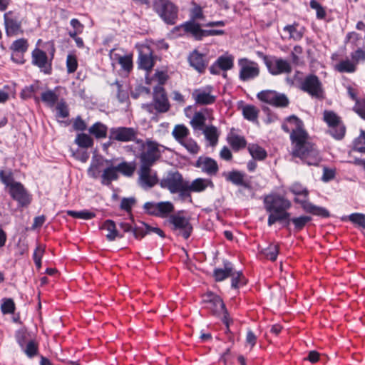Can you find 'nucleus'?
I'll list each match as a JSON object with an SVG mask.
<instances>
[{
  "instance_id": "1",
  "label": "nucleus",
  "mask_w": 365,
  "mask_h": 365,
  "mask_svg": "<svg viewBox=\"0 0 365 365\" xmlns=\"http://www.w3.org/2000/svg\"><path fill=\"white\" fill-rule=\"evenodd\" d=\"M286 122L282 125V129L290 133L292 155L300 158L308 165H319L322 158L314 145L308 141L309 135L304 129L303 121L295 115H292L286 118Z\"/></svg>"
},
{
  "instance_id": "2",
  "label": "nucleus",
  "mask_w": 365,
  "mask_h": 365,
  "mask_svg": "<svg viewBox=\"0 0 365 365\" xmlns=\"http://www.w3.org/2000/svg\"><path fill=\"white\" fill-rule=\"evenodd\" d=\"M263 207L268 217L279 216L289 211L292 206V202L284 195L277 192H271L269 194L264 195L262 197Z\"/></svg>"
},
{
  "instance_id": "3",
  "label": "nucleus",
  "mask_w": 365,
  "mask_h": 365,
  "mask_svg": "<svg viewBox=\"0 0 365 365\" xmlns=\"http://www.w3.org/2000/svg\"><path fill=\"white\" fill-rule=\"evenodd\" d=\"M152 9L167 25H175L178 19L179 8L170 0H153Z\"/></svg>"
},
{
  "instance_id": "4",
  "label": "nucleus",
  "mask_w": 365,
  "mask_h": 365,
  "mask_svg": "<svg viewBox=\"0 0 365 365\" xmlns=\"http://www.w3.org/2000/svg\"><path fill=\"white\" fill-rule=\"evenodd\" d=\"M160 148H165L158 142L147 139V146L138 152V158L140 159V165L153 166L160 158L162 151Z\"/></svg>"
},
{
  "instance_id": "5",
  "label": "nucleus",
  "mask_w": 365,
  "mask_h": 365,
  "mask_svg": "<svg viewBox=\"0 0 365 365\" xmlns=\"http://www.w3.org/2000/svg\"><path fill=\"white\" fill-rule=\"evenodd\" d=\"M184 211L181 210L176 214L170 215L168 218V222L171 225V230L177 235L182 236L185 240H187L192 235L193 227L190 222V218L181 215Z\"/></svg>"
},
{
  "instance_id": "6",
  "label": "nucleus",
  "mask_w": 365,
  "mask_h": 365,
  "mask_svg": "<svg viewBox=\"0 0 365 365\" xmlns=\"http://www.w3.org/2000/svg\"><path fill=\"white\" fill-rule=\"evenodd\" d=\"M323 120L329 128L328 133L336 140H341L346 133V126L341 118L333 110L323 112Z\"/></svg>"
},
{
  "instance_id": "7",
  "label": "nucleus",
  "mask_w": 365,
  "mask_h": 365,
  "mask_svg": "<svg viewBox=\"0 0 365 365\" xmlns=\"http://www.w3.org/2000/svg\"><path fill=\"white\" fill-rule=\"evenodd\" d=\"M192 4L193 7L190 11V20L175 26L174 29L175 31L183 29L186 34L192 35L196 29H198L201 26V24L196 22V21L205 18L202 8L194 1L192 2Z\"/></svg>"
},
{
  "instance_id": "8",
  "label": "nucleus",
  "mask_w": 365,
  "mask_h": 365,
  "mask_svg": "<svg viewBox=\"0 0 365 365\" xmlns=\"http://www.w3.org/2000/svg\"><path fill=\"white\" fill-rule=\"evenodd\" d=\"M238 65L240 68L239 72L240 81H249L259 76L260 70L257 62L247 58H242L238 60Z\"/></svg>"
},
{
  "instance_id": "9",
  "label": "nucleus",
  "mask_w": 365,
  "mask_h": 365,
  "mask_svg": "<svg viewBox=\"0 0 365 365\" xmlns=\"http://www.w3.org/2000/svg\"><path fill=\"white\" fill-rule=\"evenodd\" d=\"M299 88L312 97L317 98H321L324 93L322 83L319 77L314 74L307 76L301 82Z\"/></svg>"
},
{
  "instance_id": "10",
  "label": "nucleus",
  "mask_w": 365,
  "mask_h": 365,
  "mask_svg": "<svg viewBox=\"0 0 365 365\" xmlns=\"http://www.w3.org/2000/svg\"><path fill=\"white\" fill-rule=\"evenodd\" d=\"M8 192L11 197L17 202L19 207H26L32 201V195L20 182L13 184L8 190Z\"/></svg>"
},
{
  "instance_id": "11",
  "label": "nucleus",
  "mask_w": 365,
  "mask_h": 365,
  "mask_svg": "<svg viewBox=\"0 0 365 365\" xmlns=\"http://www.w3.org/2000/svg\"><path fill=\"white\" fill-rule=\"evenodd\" d=\"M257 97L259 101L275 107H287L289 103L285 94L272 90L262 91L257 93Z\"/></svg>"
},
{
  "instance_id": "12",
  "label": "nucleus",
  "mask_w": 365,
  "mask_h": 365,
  "mask_svg": "<svg viewBox=\"0 0 365 365\" xmlns=\"http://www.w3.org/2000/svg\"><path fill=\"white\" fill-rule=\"evenodd\" d=\"M137 134V130L131 127H113L109 130L108 138L111 140L126 143L135 140Z\"/></svg>"
},
{
  "instance_id": "13",
  "label": "nucleus",
  "mask_w": 365,
  "mask_h": 365,
  "mask_svg": "<svg viewBox=\"0 0 365 365\" xmlns=\"http://www.w3.org/2000/svg\"><path fill=\"white\" fill-rule=\"evenodd\" d=\"M5 31L7 36H14L23 34L21 21L14 11H9L4 14Z\"/></svg>"
},
{
  "instance_id": "14",
  "label": "nucleus",
  "mask_w": 365,
  "mask_h": 365,
  "mask_svg": "<svg viewBox=\"0 0 365 365\" xmlns=\"http://www.w3.org/2000/svg\"><path fill=\"white\" fill-rule=\"evenodd\" d=\"M183 177L178 171L169 172L166 176L160 181L163 188L168 189L171 193H177V190L184 183Z\"/></svg>"
},
{
  "instance_id": "15",
  "label": "nucleus",
  "mask_w": 365,
  "mask_h": 365,
  "mask_svg": "<svg viewBox=\"0 0 365 365\" xmlns=\"http://www.w3.org/2000/svg\"><path fill=\"white\" fill-rule=\"evenodd\" d=\"M152 166H140L138 183L143 189L151 188L158 182L157 173L153 171Z\"/></svg>"
},
{
  "instance_id": "16",
  "label": "nucleus",
  "mask_w": 365,
  "mask_h": 365,
  "mask_svg": "<svg viewBox=\"0 0 365 365\" xmlns=\"http://www.w3.org/2000/svg\"><path fill=\"white\" fill-rule=\"evenodd\" d=\"M269 73L273 76L292 72V66L287 60L276 56H271L269 63H267Z\"/></svg>"
},
{
  "instance_id": "17",
  "label": "nucleus",
  "mask_w": 365,
  "mask_h": 365,
  "mask_svg": "<svg viewBox=\"0 0 365 365\" xmlns=\"http://www.w3.org/2000/svg\"><path fill=\"white\" fill-rule=\"evenodd\" d=\"M32 64L38 67L46 74H51L52 71L51 62L48 61V56L43 50L36 48L31 53Z\"/></svg>"
},
{
  "instance_id": "18",
  "label": "nucleus",
  "mask_w": 365,
  "mask_h": 365,
  "mask_svg": "<svg viewBox=\"0 0 365 365\" xmlns=\"http://www.w3.org/2000/svg\"><path fill=\"white\" fill-rule=\"evenodd\" d=\"M197 168L209 176H215L219 171V167L215 160L207 156H200L194 164Z\"/></svg>"
},
{
  "instance_id": "19",
  "label": "nucleus",
  "mask_w": 365,
  "mask_h": 365,
  "mask_svg": "<svg viewBox=\"0 0 365 365\" xmlns=\"http://www.w3.org/2000/svg\"><path fill=\"white\" fill-rule=\"evenodd\" d=\"M153 100L155 108L159 113H165L170 109V103L165 88L157 86L153 89Z\"/></svg>"
},
{
  "instance_id": "20",
  "label": "nucleus",
  "mask_w": 365,
  "mask_h": 365,
  "mask_svg": "<svg viewBox=\"0 0 365 365\" xmlns=\"http://www.w3.org/2000/svg\"><path fill=\"white\" fill-rule=\"evenodd\" d=\"M207 308L214 315L220 316L222 314V316H225L229 314L225 304L220 296L210 292L207 294Z\"/></svg>"
},
{
  "instance_id": "21",
  "label": "nucleus",
  "mask_w": 365,
  "mask_h": 365,
  "mask_svg": "<svg viewBox=\"0 0 365 365\" xmlns=\"http://www.w3.org/2000/svg\"><path fill=\"white\" fill-rule=\"evenodd\" d=\"M212 87L207 86L205 88L195 89L192 96L197 105H211L216 101V96L211 94Z\"/></svg>"
},
{
  "instance_id": "22",
  "label": "nucleus",
  "mask_w": 365,
  "mask_h": 365,
  "mask_svg": "<svg viewBox=\"0 0 365 365\" xmlns=\"http://www.w3.org/2000/svg\"><path fill=\"white\" fill-rule=\"evenodd\" d=\"M188 61L190 66L194 68L200 73H204L209 64V58L207 56L200 53L197 50H194L190 53Z\"/></svg>"
},
{
  "instance_id": "23",
  "label": "nucleus",
  "mask_w": 365,
  "mask_h": 365,
  "mask_svg": "<svg viewBox=\"0 0 365 365\" xmlns=\"http://www.w3.org/2000/svg\"><path fill=\"white\" fill-rule=\"evenodd\" d=\"M222 176L225 177L226 181L230 182L234 185L240 186L247 190L252 189L250 182L245 179V173L239 170H234L227 173L224 172Z\"/></svg>"
},
{
  "instance_id": "24",
  "label": "nucleus",
  "mask_w": 365,
  "mask_h": 365,
  "mask_svg": "<svg viewBox=\"0 0 365 365\" xmlns=\"http://www.w3.org/2000/svg\"><path fill=\"white\" fill-rule=\"evenodd\" d=\"M138 67L147 71H150L154 66V56L153 52L149 47L146 48V51L142 50L139 51L138 55Z\"/></svg>"
},
{
  "instance_id": "25",
  "label": "nucleus",
  "mask_w": 365,
  "mask_h": 365,
  "mask_svg": "<svg viewBox=\"0 0 365 365\" xmlns=\"http://www.w3.org/2000/svg\"><path fill=\"white\" fill-rule=\"evenodd\" d=\"M223 268H215L213 271V277L215 282H222L230 277L233 271V264L227 260H223Z\"/></svg>"
},
{
  "instance_id": "26",
  "label": "nucleus",
  "mask_w": 365,
  "mask_h": 365,
  "mask_svg": "<svg viewBox=\"0 0 365 365\" xmlns=\"http://www.w3.org/2000/svg\"><path fill=\"white\" fill-rule=\"evenodd\" d=\"M101 229L108 231V234L106 235V237L108 241H114L117 237L123 238L124 237V235L121 234L117 230L116 225L112 220H105L101 227Z\"/></svg>"
},
{
  "instance_id": "27",
  "label": "nucleus",
  "mask_w": 365,
  "mask_h": 365,
  "mask_svg": "<svg viewBox=\"0 0 365 365\" xmlns=\"http://www.w3.org/2000/svg\"><path fill=\"white\" fill-rule=\"evenodd\" d=\"M190 189L193 192H201L205 191L207 187L213 189L215 187L214 182L209 178H197L190 183Z\"/></svg>"
},
{
  "instance_id": "28",
  "label": "nucleus",
  "mask_w": 365,
  "mask_h": 365,
  "mask_svg": "<svg viewBox=\"0 0 365 365\" xmlns=\"http://www.w3.org/2000/svg\"><path fill=\"white\" fill-rule=\"evenodd\" d=\"M279 222L282 225V227L289 229L290 223H292V217L291 213L289 211L279 215V216H274L272 217H267V225L271 227L275 223Z\"/></svg>"
},
{
  "instance_id": "29",
  "label": "nucleus",
  "mask_w": 365,
  "mask_h": 365,
  "mask_svg": "<svg viewBox=\"0 0 365 365\" xmlns=\"http://www.w3.org/2000/svg\"><path fill=\"white\" fill-rule=\"evenodd\" d=\"M225 31L222 29H202L201 26L191 35L196 41H202L204 38L212 36L224 35Z\"/></svg>"
},
{
  "instance_id": "30",
  "label": "nucleus",
  "mask_w": 365,
  "mask_h": 365,
  "mask_svg": "<svg viewBox=\"0 0 365 365\" xmlns=\"http://www.w3.org/2000/svg\"><path fill=\"white\" fill-rule=\"evenodd\" d=\"M101 184L103 185H110L112 181L118 179V170L115 166L107 167L104 169L101 176Z\"/></svg>"
},
{
  "instance_id": "31",
  "label": "nucleus",
  "mask_w": 365,
  "mask_h": 365,
  "mask_svg": "<svg viewBox=\"0 0 365 365\" xmlns=\"http://www.w3.org/2000/svg\"><path fill=\"white\" fill-rule=\"evenodd\" d=\"M88 132L96 139L105 138L108 133V127L101 122H96L89 128Z\"/></svg>"
},
{
  "instance_id": "32",
  "label": "nucleus",
  "mask_w": 365,
  "mask_h": 365,
  "mask_svg": "<svg viewBox=\"0 0 365 365\" xmlns=\"http://www.w3.org/2000/svg\"><path fill=\"white\" fill-rule=\"evenodd\" d=\"M119 227L124 233H132L135 239L138 240H140L142 239L143 233L141 232V226H138L136 225L133 226L129 222H122L119 223Z\"/></svg>"
},
{
  "instance_id": "33",
  "label": "nucleus",
  "mask_w": 365,
  "mask_h": 365,
  "mask_svg": "<svg viewBox=\"0 0 365 365\" xmlns=\"http://www.w3.org/2000/svg\"><path fill=\"white\" fill-rule=\"evenodd\" d=\"M227 142L235 151L243 149L247 145V141L245 137L237 134H231L228 135Z\"/></svg>"
},
{
  "instance_id": "34",
  "label": "nucleus",
  "mask_w": 365,
  "mask_h": 365,
  "mask_svg": "<svg viewBox=\"0 0 365 365\" xmlns=\"http://www.w3.org/2000/svg\"><path fill=\"white\" fill-rule=\"evenodd\" d=\"M231 277V287L235 289H239L240 287L245 285L247 280L242 271H235L233 268Z\"/></svg>"
},
{
  "instance_id": "35",
  "label": "nucleus",
  "mask_w": 365,
  "mask_h": 365,
  "mask_svg": "<svg viewBox=\"0 0 365 365\" xmlns=\"http://www.w3.org/2000/svg\"><path fill=\"white\" fill-rule=\"evenodd\" d=\"M205 138L209 141L210 145L215 146L218 142L220 133L217 128L212 125L205 126L202 130Z\"/></svg>"
},
{
  "instance_id": "36",
  "label": "nucleus",
  "mask_w": 365,
  "mask_h": 365,
  "mask_svg": "<svg viewBox=\"0 0 365 365\" xmlns=\"http://www.w3.org/2000/svg\"><path fill=\"white\" fill-rule=\"evenodd\" d=\"M304 212L322 218H328L330 217V212L325 207L317 206L311 202L307 207H304Z\"/></svg>"
},
{
  "instance_id": "37",
  "label": "nucleus",
  "mask_w": 365,
  "mask_h": 365,
  "mask_svg": "<svg viewBox=\"0 0 365 365\" xmlns=\"http://www.w3.org/2000/svg\"><path fill=\"white\" fill-rule=\"evenodd\" d=\"M248 150L255 160H263L267 156V151L257 144H250Z\"/></svg>"
},
{
  "instance_id": "38",
  "label": "nucleus",
  "mask_w": 365,
  "mask_h": 365,
  "mask_svg": "<svg viewBox=\"0 0 365 365\" xmlns=\"http://www.w3.org/2000/svg\"><path fill=\"white\" fill-rule=\"evenodd\" d=\"M158 217L165 218L174 211V205L169 201L157 203Z\"/></svg>"
},
{
  "instance_id": "39",
  "label": "nucleus",
  "mask_w": 365,
  "mask_h": 365,
  "mask_svg": "<svg viewBox=\"0 0 365 365\" xmlns=\"http://www.w3.org/2000/svg\"><path fill=\"white\" fill-rule=\"evenodd\" d=\"M41 101L49 108H53L58 101V96L52 90L43 92L41 96Z\"/></svg>"
},
{
  "instance_id": "40",
  "label": "nucleus",
  "mask_w": 365,
  "mask_h": 365,
  "mask_svg": "<svg viewBox=\"0 0 365 365\" xmlns=\"http://www.w3.org/2000/svg\"><path fill=\"white\" fill-rule=\"evenodd\" d=\"M259 110L254 105H245L242 108L243 117L252 122L257 120Z\"/></svg>"
},
{
  "instance_id": "41",
  "label": "nucleus",
  "mask_w": 365,
  "mask_h": 365,
  "mask_svg": "<svg viewBox=\"0 0 365 365\" xmlns=\"http://www.w3.org/2000/svg\"><path fill=\"white\" fill-rule=\"evenodd\" d=\"M205 120L206 118L202 113L196 112L190 120V125L195 130H203L205 128Z\"/></svg>"
},
{
  "instance_id": "42",
  "label": "nucleus",
  "mask_w": 365,
  "mask_h": 365,
  "mask_svg": "<svg viewBox=\"0 0 365 365\" xmlns=\"http://www.w3.org/2000/svg\"><path fill=\"white\" fill-rule=\"evenodd\" d=\"M115 59L121 66L122 68L128 72L133 69V58L132 55L121 56L120 54H115Z\"/></svg>"
},
{
  "instance_id": "43",
  "label": "nucleus",
  "mask_w": 365,
  "mask_h": 365,
  "mask_svg": "<svg viewBox=\"0 0 365 365\" xmlns=\"http://www.w3.org/2000/svg\"><path fill=\"white\" fill-rule=\"evenodd\" d=\"M312 217L308 215H301L299 217H292V224L294 225V230L296 232L302 230L305 226L311 222Z\"/></svg>"
},
{
  "instance_id": "44",
  "label": "nucleus",
  "mask_w": 365,
  "mask_h": 365,
  "mask_svg": "<svg viewBox=\"0 0 365 365\" xmlns=\"http://www.w3.org/2000/svg\"><path fill=\"white\" fill-rule=\"evenodd\" d=\"M75 143L83 148H89L93 145V138L84 133H78L75 139Z\"/></svg>"
},
{
  "instance_id": "45",
  "label": "nucleus",
  "mask_w": 365,
  "mask_h": 365,
  "mask_svg": "<svg viewBox=\"0 0 365 365\" xmlns=\"http://www.w3.org/2000/svg\"><path fill=\"white\" fill-rule=\"evenodd\" d=\"M335 69L340 73H354L356 70V65L353 61L346 59L336 64Z\"/></svg>"
},
{
  "instance_id": "46",
  "label": "nucleus",
  "mask_w": 365,
  "mask_h": 365,
  "mask_svg": "<svg viewBox=\"0 0 365 365\" xmlns=\"http://www.w3.org/2000/svg\"><path fill=\"white\" fill-rule=\"evenodd\" d=\"M116 167L118 172H120L123 175L130 177L133 175L135 170V165L133 162H122L119 163Z\"/></svg>"
},
{
  "instance_id": "47",
  "label": "nucleus",
  "mask_w": 365,
  "mask_h": 365,
  "mask_svg": "<svg viewBox=\"0 0 365 365\" xmlns=\"http://www.w3.org/2000/svg\"><path fill=\"white\" fill-rule=\"evenodd\" d=\"M38 86L36 84H32L29 86H26L21 91L20 97L23 100H27L34 98L36 102H38V98L34 96V93L38 91Z\"/></svg>"
},
{
  "instance_id": "48",
  "label": "nucleus",
  "mask_w": 365,
  "mask_h": 365,
  "mask_svg": "<svg viewBox=\"0 0 365 365\" xmlns=\"http://www.w3.org/2000/svg\"><path fill=\"white\" fill-rule=\"evenodd\" d=\"M279 250V245L270 244L267 248L264 249L262 252L267 259L274 262L277 258Z\"/></svg>"
},
{
  "instance_id": "49",
  "label": "nucleus",
  "mask_w": 365,
  "mask_h": 365,
  "mask_svg": "<svg viewBox=\"0 0 365 365\" xmlns=\"http://www.w3.org/2000/svg\"><path fill=\"white\" fill-rule=\"evenodd\" d=\"M233 61L234 58L232 56H220L217 59V63L218 64V67L220 68L222 71H227L233 67Z\"/></svg>"
},
{
  "instance_id": "50",
  "label": "nucleus",
  "mask_w": 365,
  "mask_h": 365,
  "mask_svg": "<svg viewBox=\"0 0 365 365\" xmlns=\"http://www.w3.org/2000/svg\"><path fill=\"white\" fill-rule=\"evenodd\" d=\"M28 48V41L26 38H21L14 41L11 45L10 49L12 51L24 53L27 51Z\"/></svg>"
},
{
  "instance_id": "51",
  "label": "nucleus",
  "mask_w": 365,
  "mask_h": 365,
  "mask_svg": "<svg viewBox=\"0 0 365 365\" xmlns=\"http://www.w3.org/2000/svg\"><path fill=\"white\" fill-rule=\"evenodd\" d=\"M353 150L365 153V130H361L360 135L354 140Z\"/></svg>"
},
{
  "instance_id": "52",
  "label": "nucleus",
  "mask_w": 365,
  "mask_h": 365,
  "mask_svg": "<svg viewBox=\"0 0 365 365\" xmlns=\"http://www.w3.org/2000/svg\"><path fill=\"white\" fill-rule=\"evenodd\" d=\"M190 187V182L185 180L184 183L177 190V193L179 194V197L181 200H189L190 202H192L191 192L192 190Z\"/></svg>"
},
{
  "instance_id": "53",
  "label": "nucleus",
  "mask_w": 365,
  "mask_h": 365,
  "mask_svg": "<svg viewBox=\"0 0 365 365\" xmlns=\"http://www.w3.org/2000/svg\"><path fill=\"white\" fill-rule=\"evenodd\" d=\"M66 213L68 216H71L73 218L83 220H91L96 217V214L94 212L88 211L87 210H83L81 211L68 210Z\"/></svg>"
},
{
  "instance_id": "54",
  "label": "nucleus",
  "mask_w": 365,
  "mask_h": 365,
  "mask_svg": "<svg viewBox=\"0 0 365 365\" xmlns=\"http://www.w3.org/2000/svg\"><path fill=\"white\" fill-rule=\"evenodd\" d=\"M180 144L192 155L197 154L200 150V147L197 145V142L192 138H185L180 141Z\"/></svg>"
},
{
  "instance_id": "55",
  "label": "nucleus",
  "mask_w": 365,
  "mask_h": 365,
  "mask_svg": "<svg viewBox=\"0 0 365 365\" xmlns=\"http://www.w3.org/2000/svg\"><path fill=\"white\" fill-rule=\"evenodd\" d=\"M141 224V232H142V239L148 234H150V232H154L157 235H158L160 237L164 238L165 237V235L164 232L160 229L159 227H154L148 224L140 222Z\"/></svg>"
},
{
  "instance_id": "56",
  "label": "nucleus",
  "mask_w": 365,
  "mask_h": 365,
  "mask_svg": "<svg viewBox=\"0 0 365 365\" xmlns=\"http://www.w3.org/2000/svg\"><path fill=\"white\" fill-rule=\"evenodd\" d=\"M0 180L6 187H8V190L11 188L13 184L19 182L15 181L11 171L6 173L4 170H0Z\"/></svg>"
},
{
  "instance_id": "57",
  "label": "nucleus",
  "mask_w": 365,
  "mask_h": 365,
  "mask_svg": "<svg viewBox=\"0 0 365 365\" xmlns=\"http://www.w3.org/2000/svg\"><path fill=\"white\" fill-rule=\"evenodd\" d=\"M189 134V130L184 125H178L175 127L173 135L179 142L185 139Z\"/></svg>"
},
{
  "instance_id": "58",
  "label": "nucleus",
  "mask_w": 365,
  "mask_h": 365,
  "mask_svg": "<svg viewBox=\"0 0 365 365\" xmlns=\"http://www.w3.org/2000/svg\"><path fill=\"white\" fill-rule=\"evenodd\" d=\"M15 303L11 298H4L1 304V310L4 314H13L15 312Z\"/></svg>"
},
{
  "instance_id": "59",
  "label": "nucleus",
  "mask_w": 365,
  "mask_h": 365,
  "mask_svg": "<svg viewBox=\"0 0 365 365\" xmlns=\"http://www.w3.org/2000/svg\"><path fill=\"white\" fill-rule=\"evenodd\" d=\"M70 24L73 28V29L69 31L68 33L70 37H76V35L83 33L84 25L81 24L78 19H72L70 21Z\"/></svg>"
},
{
  "instance_id": "60",
  "label": "nucleus",
  "mask_w": 365,
  "mask_h": 365,
  "mask_svg": "<svg viewBox=\"0 0 365 365\" xmlns=\"http://www.w3.org/2000/svg\"><path fill=\"white\" fill-rule=\"evenodd\" d=\"M289 191L297 196H302L305 198L309 196V190L303 187L299 182H295L289 187Z\"/></svg>"
},
{
  "instance_id": "61",
  "label": "nucleus",
  "mask_w": 365,
  "mask_h": 365,
  "mask_svg": "<svg viewBox=\"0 0 365 365\" xmlns=\"http://www.w3.org/2000/svg\"><path fill=\"white\" fill-rule=\"evenodd\" d=\"M310 7L316 10V16L317 19H324L327 16L325 9L317 1L311 0L309 2Z\"/></svg>"
},
{
  "instance_id": "62",
  "label": "nucleus",
  "mask_w": 365,
  "mask_h": 365,
  "mask_svg": "<svg viewBox=\"0 0 365 365\" xmlns=\"http://www.w3.org/2000/svg\"><path fill=\"white\" fill-rule=\"evenodd\" d=\"M56 109L57 111V116L66 118L69 115V110L68 105L64 99H61L59 102L57 103L56 106Z\"/></svg>"
},
{
  "instance_id": "63",
  "label": "nucleus",
  "mask_w": 365,
  "mask_h": 365,
  "mask_svg": "<svg viewBox=\"0 0 365 365\" xmlns=\"http://www.w3.org/2000/svg\"><path fill=\"white\" fill-rule=\"evenodd\" d=\"M352 109L361 118L365 120V98H360L358 99Z\"/></svg>"
},
{
  "instance_id": "64",
  "label": "nucleus",
  "mask_w": 365,
  "mask_h": 365,
  "mask_svg": "<svg viewBox=\"0 0 365 365\" xmlns=\"http://www.w3.org/2000/svg\"><path fill=\"white\" fill-rule=\"evenodd\" d=\"M349 219L359 228H365V215L362 213H353L349 216Z\"/></svg>"
}]
</instances>
